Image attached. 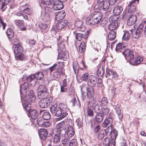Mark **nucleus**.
Returning a JSON list of instances; mask_svg holds the SVG:
<instances>
[{
  "label": "nucleus",
  "instance_id": "052dcab7",
  "mask_svg": "<svg viewBox=\"0 0 146 146\" xmlns=\"http://www.w3.org/2000/svg\"><path fill=\"white\" fill-rule=\"evenodd\" d=\"M108 102L107 98L106 97H103L102 98L101 101V105L102 106L106 105Z\"/></svg>",
  "mask_w": 146,
  "mask_h": 146
},
{
  "label": "nucleus",
  "instance_id": "4be33fe9",
  "mask_svg": "<svg viewBox=\"0 0 146 146\" xmlns=\"http://www.w3.org/2000/svg\"><path fill=\"white\" fill-rule=\"evenodd\" d=\"M68 23L66 20H64L58 22L56 25V27L58 29H61L66 25Z\"/></svg>",
  "mask_w": 146,
  "mask_h": 146
},
{
  "label": "nucleus",
  "instance_id": "a18cd8bd",
  "mask_svg": "<svg viewBox=\"0 0 146 146\" xmlns=\"http://www.w3.org/2000/svg\"><path fill=\"white\" fill-rule=\"evenodd\" d=\"M57 133L60 136H64L67 133L66 129H62L60 130H57Z\"/></svg>",
  "mask_w": 146,
  "mask_h": 146
},
{
  "label": "nucleus",
  "instance_id": "9d476101",
  "mask_svg": "<svg viewBox=\"0 0 146 146\" xmlns=\"http://www.w3.org/2000/svg\"><path fill=\"white\" fill-rule=\"evenodd\" d=\"M38 134L41 139L45 140L46 138L48 132L46 129H40L38 131Z\"/></svg>",
  "mask_w": 146,
  "mask_h": 146
},
{
  "label": "nucleus",
  "instance_id": "79ce46f5",
  "mask_svg": "<svg viewBox=\"0 0 146 146\" xmlns=\"http://www.w3.org/2000/svg\"><path fill=\"white\" fill-rule=\"evenodd\" d=\"M86 44L84 42H82L79 46V50L80 53H82L85 50Z\"/></svg>",
  "mask_w": 146,
  "mask_h": 146
},
{
  "label": "nucleus",
  "instance_id": "ea45409f",
  "mask_svg": "<svg viewBox=\"0 0 146 146\" xmlns=\"http://www.w3.org/2000/svg\"><path fill=\"white\" fill-rule=\"evenodd\" d=\"M16 59L21 60H25L27 59L26 56L22 53L15 56Z\"/></svg>",
  "mask_w": 146,
  "mask_h": 146
},
{
  "label": "nucleus",
  "instance_id": "aec40b11",
  "mask_svg": "<svg viewBox=\"0 0 146 146\" xmlns=\"http://www.w3.org/2000/svg\"><path fill=\"white\" fill-rule=\"evenodd\" d=\"M136 20V16L134 15H132L129 17L128 20L127 24L129 26L132 25L135 23Z\"/></svg>",
  "mask_w": 146,
  "mask_h": 146
},
{
  "label": "nucleus",
  "instance_id": "774afa93",
  "mask_svg": "<svg viewBox=\"0 0 146 146\" xmlns=\"http://www.w3.org/2000/svg\"><path fill=\"white\" fill-rule=\"evenodd\" d=\"M64 124V123L63 121L59 123H57L56 124V127L57 130H60V129L63 126Z\"/></svg>",
  "mask_w": 146,
  "mask_h": 146
},
{
  "label": "nucleus",
  "instance_id": "c03bdc74",
  "mask_svg": "<svg viewBox=\"0 0 146 146\" xmlns=\"http://www.w3.org/2000/svg\"><path fill=\"white\" fill-rule=\"evenodd\" d=\"M38 26L42 31H44V32H47L48 31L47 29V25L42 23H40L39 24Z\"/></svg>",
  "mask_w": 146,
  "mask_h": 146
},
{
  "label": "nucleus",
  "instance_id": "bb28decb",
  "mask_svg": "<svg viewBox=\"0 0 146 146\" xmlns=\"http://www.w3.org/2000/svg\"><path fill=\"white\" fill-rule=\"evenodd\" d=\"M14 23L18 27H21V29L22 30H24L25 29V28H22L24 25V22L23 21L15 20Z\"/></svg>",
  "mask_w": 146,
  "mask_h": 146
},
{
  "label": "nucleus",
  "instance_id": "603ef678",
  "mask_svg": "<svg viewBox=\"0 0 146 146\" xmlns=\"http://www.w3.org/2000/svg\"><path fill=\"white\" fill-rule=\"evenodd\" d=\"M57 105L56 104L52 105L50 106V111L52 114H54V113H56V110L57 109Z\"/></svg>",
  "mask_w": 146,
  "mask_h": 146
},
{
  "label": "nucleus",
  "instance_id": "423d86ee",
  "mask_svg": "<svg viewBox=\"0 0 146 146\" xmlns=\"http://www.w3.org/2000/svg\"><path fill=\"white\" fill-rule=\"evenodd\" d=\"M60 110L62 111V115L58 118L59 120H61L66 117L68 115L67 111L68 110L67 105L65 104H60L58 107Z\"/></svg>",
  "mask_w": 146,
  "mask_h": 146
},
{
  "label": "nucleus",
  "instance_id": "b1692460",
  "mask_svg": "<svg viewBox=\"0 0 146 146\" xmlns=\"http://www.w3.org/2000/svg\"><path fill=\"white\" fill-rule=\"evenodd\" d=\"M66 15V13L63 11H59L56 16V19L57 21L62 19Z\"/></svg>",
  "mask_w": 146,
  "mask_h": 146
},
{
  "label": "nucleus",
  "instance_id": "3c124183",
  "mask_svg": "<svg viewBox=\"0 0 146 146\" xmlns=\"http://www.w3.org/2000/svg\"><path fill=\"white\" fill-rule=\"evenodd\" d=\"M106 134H105L104 130H102L101 131H100L98 135V138L99 139H102L104 138Z\"/></svg>",
  "mask_w": 146,
  "mask_h": 146
},
{
  "label": "nucleus",
  "instance_id": "412c9836",
  "mask_svg": "<svg viewBox=\"0 0 146 146\" xmlns=\"http://www.w3.org/2000/svg\"><path fill=\"white\" fill-rule=\"evenodd\" d=\"M61 74L63 75L64 74V72L62 69L60 71L58 70L54 72L53 74L54 79L56 80H58L60 78Z\"/></svg>",
  "mask_w": 146,
  "mask_h": 146
},
{
  "label": "nucleus",
  "instance_id": "7ed1b4c3",
  "mask_svg": "<svg viewBox=\"0 0 146 146\" xmlns=\"http://www.w3.org/2000/svg\"><path fill=\"white\" fill-rule=\"evenodd\" d=\"M50 100L48 98H44L38 102V106L41 108H46L50 104Z\"/></svg>",
  "mask_w": 146,
  "mask_h": 146
},
{
  "label": "nucleus",
  "instance_id": "69168bd1",
  "mask_svg": "<svg viewBox=\"0 0 146 146\" xmlns=\"http://www.w3.org/2000/svg\"><path fill=\"white\" fill-rule=\"evenodd\" d=\"M24 13L30 15L32 14L33 10L29 8V6L28 5V7H27V8L26 9Z\"/></svg>",
  "mask_w": 146,
  "mask_h": 146
},
{
  "label": "nucleus",
  "instance_id": "39448f33",
  "mask_svg": "<svg viewBox=\"0 0 146 146\" xmlns=\"http://www.w3.org/2000/svg\"><path fill=\"white\" fill-rule=\"evenodd\" d=\"M136 3L134 1H133L129 5V9L127 12L124 14V16L127 17L133 13L135 10Z\"/></svg>",
  "mask_w": 146,
  "mask_h": 146
},
{
  "label": "nucleus",
  "instance_id": "dca6fc26",
  "mask_svg": "<svg viewBox=\"0 0 146 146\" xmlns=\"http://www.w3.org/2000/svg\"><path fill=\"white\" fill-rule=\"evenodd\" d=\"M123 7L120 5L116 6L113 10V13L114 15H119L123 11Z\"/></svg>",
  "mask_w": 146,
  "mask_h": 146
},
{
  "label": "nucleus",
  "instance_id": "f704fd0d",
  "mask_svg": "<svg viewBox=\"0 0 146 146\" xmlns=\"http://www.w3.org/2000/svg\"><path fill=\"white\" fill-rule=\"evenodd\" d=\"M110 135H111V138L112 140V141H115L117 135V131L115 129H113V131Z\"/></svg>",
  "mask_w": 146,
  "mask_h": 146
},
{
  "label": "nucleus",
  "instance_id": "13d9d810",
  "mask_svg": "<svg viewBox=\"0 0 146 146\" xmlns=\"http://www.w3.org/2000/svg\"><path fill=\"white\" fill-rule=\"evenodd\" d=\"M111 142H112V140H110V138L107 137L104 139L103 143L105 146H107Z\"/></svg>",
  "mask_w": 146,
  "mask_h": 146
},
{
  "label": "nucleus",
  "instance_id": "6e6d98bb",
  "mask_svg": "<svg viewBox=\"0 0 146 146\" xmlns=\"http://www.w3.org/2000/svg\"><path fill=\"white\" fill-rule=\"evenodd\" d=\"M37 79L40 80L44 78V73L43 72H40L37 73L36 75V76Z\"/></svg>",
  "mask_w": 146,
  "mask_h": 146
},
{
  "label": "nucleus",
  "instance_id": "f8f14e48",
  "mask_svg": "<svg viewBox=\"0 0 146 146\" xmlns=\"http://www.w3.org/2000/svg\"><path fill=\"white\" fill-rule=\"evenodd\" d=\"M53 7V9L55 10L62 9L63 7L62 3L59 1L57 0L54 2Z\"/></svg>",
  "mask_w": 146,
  "mask_h": 146
},
{
  "label": "nucleus",
  "instance_id": "09e8293b",
  "mask_svg": "<svg viewBox=\"0 0 146 146\" xmlns=\"http://www.w3.org/2000/svg\"><path fill=\"white\" fill-rule=\"evenodd\" d=\"M130 37L128 31H125L123 35L122 39L125 41L129 40Z\"/></svg>",
  "mask_w": 146,
  "mask_h": 146
},
{
  "label": "nucleus",
  "instance_id": "f03ea898",
  "mask_svg": "<svg viewBox=\"0 0 146 146\" xmlns=\"http://www.w3.org/2000/svg\"><path fill=\"white\" fill-rule=\"evenodd\" d=\"M36 100V97L32 90L29 91V95L23 98L22 100L23 105L26 108H29L31 106L30 103L34 102Z\"/></svg>",
  "mask_w": 146,
  "mask_h": 146
},
{
  "label": "nucleus",
  "instance_id": "4468645a",
  "mask_svg": "<svg viewBox=\"0 0 146 146\" xmlns=\"http://www.w3.org/2000/svg\"><path fill=\"white\" fill-rule=\"evenodd\" d=\"M29 112V116L33 119H36L38 115V114L37 111L35 110H32L31 109H28Z\"/></svg>",
  "mask_w": 146,
  "mask_h": 146
},
{
  "label": "nucleus",
  "instance_id": "c756f323",
  "mask_svg": "<svg viewBox=\"0 0 146 146\" xmlns=\"http://www.w3.org/2000/svg\"><path fill=\"white\" fill-rule=\"evenodd\" d=\"M37 92V96L38 98L42 99L44 98H46L48 94L47 91Z\"/></svg>",
  "mask_w": 146,
  "mask_h": 146
},
{
  "label": "nucleus",
  "instance_id": "0eeeda50",
  "mask_svg": "<svg viewBox=\"0 0 146 146\" xmlns=\"http://www.w3.org/2000/svg\"><path fill=\"white\" fill-rule=\"evenodd\" d=\"M68 38L66 36H59L58 38V50L60 48L63 49L64 47L65 43H66L67 41Z\"/></svg>",
  "mask_w": 146,
  "mask_h": 146
},
{
  "label": "nucleus",
  "instance_id": "5701e85b",
  "mask_svg": "<svg viewBox=\"0 0 146 146\" xmlns=\"http://www.w3.org/2000/svg\"><path fill=\"white\" fill-rule=\"evenodd\" d=\"M13 48H14V52L17 55L22 53V48L21 44H18L16 46L13 47Z\"/></svg>",
  "mask_w": 146,
  "mask_h": 146
},
{
  "label": "nucleus",
  "instance_id": "f257e3e1",
  "mask_svg": "<svg viewBox=\"0 0 146 146\" xmlns=\"http://www.w3.org/2000/svg\"><path fill=\"white\" fill-rule=\"evenodd\" d=\"M96 77L94 75H90L89 77L87 82L88 85L90 86L87 89V95L89 98L92 96L94 93L93 87L97 83Z\"/></svg>",
  "mask_w": 146,
  "mask_h": 146
},
{
  "label": "nucleus",
  "instance_id": "bf43d9fd",
  "mask_svg": "<svg viewBox=\"0 0 146 146\" xmlns=\"http://www.w3.org/2000/svg\"><path fill=\"white\" fill-rule=\"evenodd\" d=\"M47 91L46 87L43 85L39 86L38 89V92Z\"/></svg>",
  "mask_w": 146,
  "mask_h": 146
},
{
  "label": "nucleus",
  "instance_id": "338daca9",
  "mask_svg": "<svg viewBox=\"0 0 146 146\" xmlns=\"http://www.w3.org/2000/svg\"><path fill=\"white\" fill-rule=\"evenodd\" d=\"M12 42L13 44V47L17 46L18 44H21L19 42V40L17 38H14L12 41Z\"/></svg>",
  "mask_w": 146,
  "mask_h": 146
},
{
  "label": "nucleus",
  "instance_id": "680f3d73",
  "mask_svg": "<svg viewBox=\"0 0 146 146\" xmlns=\"http://www.w3.org/2000/svg\"><path fill=\"white\" fill-rule=\"evenodd\" d=\"M35 76L34 74H31L28 76L26 78V80L30 82L35 79Z\"/></svg>",
  "mask_w": 146,
  "mask_h": 146
},
{
  "label": "nucleus",
  "instance_id": "2f4dec72",
  "mask_svg": "<svg viewBox=\"0 0 146 146\" xmlns=\"http://www.w3.org/2000/svg\"><path fill=\"white\" fill-rule=\"evenodd\" d=\"M73 67L75 74H78L79 70V67L77 61H75L73 62Z\"/></svg>",
  "mask_w": 146,
  "mask_h": 146
},
{
  "label": "nucleus",
  "instance_id": "de8ad7c7",
  "mask_svg": "<svg viewBox=\"0 0 146 146\" xmlns=\"http://www.w3.org/2000/svg\"><path fill=\"white\" fill-rule=\"evenodd\" d=\"M118 25V24L110 23L108 27V29L111 30H114L116 29Z\"/></svg>",
  "mask_w": 146,
  "mask_h": 146
},
{
  "label": "nucleus",
  "instance_id": "9b49d317",
  "mask_svg": "<svg viewBox=\"0 0 146 146\" xmlns=\"http://www.w3.org/2000/svg\"><path fill=\"white\" fill-rule=\"evenodd\" d=\"M53 9L52 8L48 7L44 8V15L45 19H48L49 18L50 15L53 13Z\"/></svg>",
  "mask_w": 146,
  "mask_h": 146
},
{
  "label": "nucleus",
  "instance_id": "cd10ccee",
  "mask_svg": "<svg viewBox=\"0 0 146 146\" xmlns=\"http://www.w3.org/2000/svg\"><path fill=\"white\" fill-rule=\"evenodd\" d=\"M127 46V44L126 43L123 44V43H119L116 45L115 50L116 51L121 52L123 48H124Z\"/></svg>",
  "mask_w": 146,
  "mask_h": 146
},
{
  "label": "nucleus",
  "instance_id": "49530a36",
  "mask_svg": "<svg viewBox=\"0 0 146 146\" xmlns=\"http://www.w3.org/2000/svg\"><path fill=\"white\" fill-rule=\"evenodd\" d=\"M43 118L46 120L50 119L51 118V115L50 113L48 112H44L42 115Z\"/></svg>",
  "mask_w": 146,
  "mask_h": 146
},
{
  "label": "nucleus",
  "instance_id": "0e129e2a",
  "mask_svg": "<svg viewBox=\"0 0 146 146\" xmlns=\"http://www.w3.org/2000/svg\"><path fill=\"white\" fill-rule=\"evenodd\" d=\"M88 73H85L81 77V79L84 81H86L88 77Z\"/></svg>",
  "mask_w": 146,
  "mask_h": 146
},
{
  "label": "nucleus",
  "instance_id": "8fccbe9b",
  "mask_svg": "<svg viewBox=\"0 0 146 146\" xmlns=\"http://www.w3.org/2000/svg\"><path fill=\"white\" fill-rule=\"evenodd\" d=\"M114 129L112 128V125L108 126V128L105 129H104L105 131V133L106 134H110V133L113 131Z\"/></svg>",
  "mask_w": 146,
  "mask_h": 146
},
{
  "label": "nucleus",
  "instance_id": "4c0bfd02",
  "mask_svg": "<svg viewBox=\"0 0 146 146\" xmlns=\"http://www.w3.org/2000/svg\"><path fill=\"white\" fill-rule=\"evenodd\" d=\"M67 135L69 137H71L74 135V132L73 128L68 127L67 132Z\"/></svg>",
  "mask_w": 146,
  "mask_h": 146
},
{
  "label": "nucleus",
  "instance_id": "4d7b16f0",
  "mask_svg": "<svg viewBox=\"0 0 146 146\" xmlns=\"http://www.w3.org/2000/svg\"><path fill=\"white\" fill-rule=\"evenodd\" d=\"M62 111L60 110L59 107H58L56 111V113H54V115L59 117L62 115Z\"/></svg>",
  "mask_w": 146,
  "mask_h": 146
},
{
  "label": "nucleus",
  "instance_id": "7c9ffc66",
  "mask_svg": "<svg viewBox=\"0 0 146 146\" xmlns=\"http://www.w3.org/2000/svg\"><path fill=\"white\" fill-rule=\"evenodd\" d=\"M116 37V33L113 31H111L108 34V39L110 40H114Z\"/></svg>",
  "mask_w": 146,
  "mask_h": 146
},
{
  "label": "nucleus",
  "instance_id": "6e6552de",
  "mask_svg": "<svg viewBox=\"0 0 146 146\" xmlns=\"http://www.w3.org/2000/svg\"><path fill=\"white\" fill-rule=\"evenodd\" d=\"M122 54L126 58V57H129L130 59V62H132V60L134 59L133 51H131L128 49L125 50L122 52Z\"/></svg>",
  "mask_w": 146,
  "mask_h": 146
},
{
  "label": "nucleus",
  "instance_id": "473e14b6",
  "mask_svg": "<svg viewBox=\"0 0 146 146\" xmlns=\"http://www.w3.org/2000/svg\"><path fill=\"white\" fill-rule=\"evenodd\" d=\"M94 109V108L92 106H88L87 110V113L88 115L90 117H93L94 113L93 110Z\"/></svg>",
  "mask_w": 146,
  "mask_h": 146
},
{
  "label": "nucleus",
  "instance_id": "ddd939ff",
  "mask_svg": "<svg viewBox=\"0 0 146 146\" xmlns=\"http://www.w3.org/2000/svg\"><path fill=\"white\" fill-rule=\"evenodd\" d=\"M92 16L98 23H99L102 18V14L100 12H94Z\"/></svg>",
  "mask_w": 146,
  "mask_h": 146
},
{
  "label": "nucleus",
  "instance_id": "2eb2a0df",
  "mask_svg": "<svg viewBox=\"0 0 146 146\" xmlns=\"http://www.w3.org/2000/svg\"><path fill=\"white\" fill-rule=\"evenodd\" d=\"M106 76L107 78L111 76L112 78H117L118 76L117 73L111 69L108 70L106 71Z\"/></svg>",
  "mask_w": 146,
  "mask_h": 146
},
{
  "label": "nucleus",
  "instance_id": "a878e982",
  "mask_svg": "<svg viewBox=\"0 0 146 146\" xmlns=\"http://www.w3.org/2000/svg\"><path fill=\"white\" fill-rule=\"evenodd\" d=\"M29 83L27 82H25L20 87V92L21 94L22 92L23 91L25 92H26L29 90Z\"/></svg>",
  "mask_w": 146,
  "mask_h": 146
},
{
  "label": "nucleus",
  "instance_id": "20e7f679",
  "mask_svg": "<svg viewBox=\"0 0 146 146\" xmlns=\"http://www.w3.org/2000/svg\"><path fill=\"white\" fill-rule=\"evenodd\" d=\"M64 65V64L62 62H57L54 64L53 66L49 68V70L51 72H52L55 69L59 71L62 69L64 72V69H63Z\"/></svg>",
  "mask_w": 146,
  "mask_h": 146
},
{
  "label": "nucleus",
  "instance_id": "864d4df0",
  "mask_svg": "<svg viewBox=\"0 0 146 146\" xmlns=\"http://www.w3.org/2000/svg\"><path fill=\"white\" fill-rule=\"evenodd\" d=\"M78 143L76 139H71L69 143V146H77Z\"/></svg>",
  "mask_w": 146,
  "mask_h": 146
},
{
  "label": "nucleus",
  "instance_id": "c9c22d12",
  "mask_svg": "<svg viewBox=\"0 0 146 146\" xmlns=\"http://www.w3.org/2000/svg\"><path fill=\"white\" fill-rule=\"evenodd\" d=\"M60 140V136L56 132L54 136L53 142L54 143H56L59 142Z\"/></svg>",
  "mask_w": 146,
  "mask_h": 146
},
{
  "label": "nucleus",
  "instance_id": "37998d69",
  "mask_svg": "<svg viewBox=\"0 0 146 146\" xmlns=\"http://www.w3.org/2000/svg\"><path fill=\"white\" fill-rule=\"evenodd\" d=\"M143 60V58L140 56H138L135 58L134 61V65H137L140 64Z\"/></svg>",
  "mask_w": 146,
  "mask_h": 146
},
{
  "label": "nucleus",
  "instance_id": "a19ab883",
  "mask_svg": "<svg viewBox=\"0 0 146 146\" xmlns=\"http://www.w3.org/2000/svg\"><path fill=\"white\" fill-rule=\"evenodd\" d=\"M70 140L67 137L62 138L61 143L64 146H68V144L69 143Z\"/></svg>",
  "mask_w": 146,
  "mask_h": 146
},
{
  "label": "nucleus",
  "instance_id": "c85d7f7f",
  "mask_svg": "<svg viewBox=\"0 0 146 146\" xmlns=\"http://www.w3.org/2000/svg\"><path fill=\"white\" fill-rule=\"evenodd\" d=\"M115 111L119 118L120 120L123 117V115L121 112V111L120 108V105H118L116 106Z\"/></svg>",
  "mask_w": 146,
  "mask_h": 146
},
{
  "label": "nucleus",
  "instance_id": "6ab92c4d",
  "mask_svg": "<svg viewBox=\"0 0 146 146\" xmlns=\"http://www.w3.org/2000/svg\"><path fill=\"white\" fill-rule=\"evenodd\" d=\"M104 116V114L102 113L98 112L95 117L96 121L98 123L102 122L103 121Z\"/></svg>",
  "mask_w": 146,
  "mask_h": 146
},
{
  "label": "nucleus",
  "instance_id": "e433bc0d",
  "mask_svg": "<svg viewBox=\"0 0 146 146\" xmlns=\"http://www.w3.org/2000/svg\"><path fill=\"white\" fill-rule=\"evenodd\" d=\"M110 5L111 3H110L109 1H104L102 5L103 10L104 11L107 10L109 8Z\"/></svg>",
  "mask_w": 146,
  "mask_h": 146
},
{
  "label": "nucleus",
  "instance_id": "5fc2aeb1",
  "mask_svg": "<svg viewBox=\"0 0 146 146\" xmlns=\"http://www.w3.org/2000/svg\"><path fill=\"white\" fill-rule=\"evenodd\" d=\"M53 1L54 0H42V3L44 5H50L52 4Z\"/></svg>",
  "mask_w": 146,
  "mask_h": 146
},
{
  "label": "nucleus",
  "instance_id": "72a5a7b5",
  "mask_svg": "<svg viewBox=\"0 0 146 146\" xmlns=\"http://www.w3.org/2000/svg\"><path fill=\"white\" fill-rule=\"evenodd\" d=\"M118 18L116 15H113L110 16L109 19V21L110 23H113L118 24L117 21Z\"/></svg>",
  "mask_w": 146,
  "mask_h": 146
},
{
  "label": "nucleus",
  "instance_id": "f3484780",
  "mask_svg": "<svg viewBox=\"0 0 146 146\" xmlns=\"http://www.w3.org/2000/svg\"><path fill=\"white\" fill-rule=\"evenodd\" d=\"M113 119L112 117H108L105 119L102 124V126L103 127H106L108 126L112 125Z\"/></svg>",
  "mask_w": 146,
  "mask_h": 146
},
{
  "label": "nucleus",
  "instance_id": "e2e57ef3",
  "mask_svg": "<svg viewBox=\"0 0 146 146\" xmlns=\"http://www.w3.org/2000/svg\"><path fill=\"white\" fill-rule=\"evenodd\" d=\"M76 39L80 41L83 37L84 35L82 33H77L76 34Z\"/></svg>",
  "mask_w": 146,
  "mask_h": 146
},
{
  "label": "nucleus",
  "instance_id": "58836bf2",
  "mask_svg": "<svg viewBox=\"0 0 146 146\" xmlns=\"http://www.w3.org/2000/svg\"><path fill=\"white\" fill-rule=\"evenodd\" d=\"M6 34L9 38H12L14 35V31L11 29H8L7 31Z\"/></svg>",
  "mask_w": 146,
  "mask_h": 146
},
{
  "label": "nucleus",
  "instance_id": "a211bd4d",
  "mask_svg": "<svg viewBox=\"0 0 146 146\" xmlns=\"http://www.w3.org/2000/svg\"><path fill=\"white\" fill-rule=\"evenodd\" d=\"M86 23V24L88 25H93L98 23L94 19L92 15L89 16L87 17Z\"/></svg>",
  "mask_w": 146,
  "mask_h": 146
},
{
  "label": "nucleus",
  "instance_id": "393cba45",
  "mask_svg": "<svg viewBox=\"0 0 146 146\" xmlns=\"http://www.w3.org/2000/svg\"><path fill=\"white\" fill-rule=\"evenodd\" d=\"M130 32L132 35L133 37L135 39L138 38L141 33L140 31L137 30L135 31L134 30L131 29L130 30Z\"/></svg>",
  "mask_w": 146,
  "mask_h": 146
},
{
  "label": "nucleus",
  "instance_id": "1a4fd4ad",
  "mask_svg": "<svg viewBox=\"0 0 146 146\" xmlns=\"http://www.w3.org/2000/svg\"><path fill=\"white\" fill-rule=\"evenodd\" d=\"M62 48H60L59 50L58 58L63 60H66L68 57V55L67 52H64L62 50Z\"/></svg>",
  "mask_w": 146,
  "mask_h": 146
}]
</instances>
